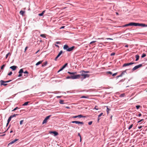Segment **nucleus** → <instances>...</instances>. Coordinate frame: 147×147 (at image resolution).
<instances>
[{"mask_svg":"<svg viewBox=\"0 0 147 147\" xmlns=\"http://www.w3.org/2000/svg\"><path fill=\"white\" fill-rule=\"evenodd\" d=\"M69 74H70V76H68L66 77L67 79H72L79 78H80V75H75L77 74L76 72H71L68 71L67 72Z\"/></svg>","mask_w":147,"mask_h":147,"instance_id":"1","label":"nucleus"},{"mask_svg":"<svg viewBox=\"0 0 147 147\" xmlns=\"http://www.w3.org/2000/svg\"><path fill=\"white\" fill-rule=\"evenodd\" d=\"M82 74L81 75H80V76H82L83 77V79H85L86 78H88L89 77V75L88 74H84L86 73V71H84L82 70L80 72Z\"/></svg>","mask_w":147,"mask_h":147,"instance_id":"2","label":"nucleus"},{"mask_svg":"<svg viewBox=\"0 0 147 147\" xmlns=\"http://www.w3.org/2000/svg\"><path fill=\"white\" fill-rule=\"evenodd\" d=\"M74 47H71L69 48V47H63V49H65L68 51H70L73 50L74 49Z\"/></svg>","mask_w":147,"mask_h":147,"instance_id":"3","label":"nucleus"},{"mask_svg":"<svg viewBox=\"0 0 147 147\" xmlns=\"http://www.w3.org/2000/svg\"><path fill=\"white\" fill-rule=\"evenodd\" d=\"M129 26H136V23L130 22L128 24H126L123 26V27H126Z\"/></svg>","mask_w":147,"mask_h":147,"instance_id":"4","label":"nucleus"},{"mask_svg":"<svg viewBox=\"0 0 147 147\" xmlns=\"http://www.w3.org/2000/svg\"><path fill=\"white\" fill-rule=\"evenodd\" d=\"M141 26L143 27H147V24L146 25L144 24L139 23H136V26Z\"/></svg>","mask_w":147,"mask_h":147,"instance_id":"5","label":"nucleus"},{"mask_svg":"<svg viewBox=\"0 0 147 147\" xmlns=\"http://www.w3.org/2000/svg\"><path fill=\"white\" fill-rule=\"evenodd\" d=\"M142 64H140L134 67L132 69V70L134 71L138 68L142 67Z\"/></svg>","mask_w":147,"mask_h":147,"instance_id":"6","label":"nucleus"},{"mask_svg":"<svg viewBox=\"0 0 147 147\" xmlns=\"http://www.w3.org/2000/svg\"><path fill=\"white\" fill-rule=\"evenodd\" d=\"M51 116V115H50L47 117L43 120L42 122V124L47 123V120L49 119Z\"/></svg>","mask_w":147,"mask_h":147,"instance_id":"7","label":"nucleus"},{"mask_svg":"<svg viewBox=\"0 0 147 147\" xmlns=\"http://www.w3.org/2000/svg\"><path fill=\"white\" fill-rule=\"evenodd\" d=\"M135 63L131 62L130 63H125L123 65V67H126L127 66H128L130 65H131L132 64H134Z\"/></svg>","mask_w":147,"mask_h":147,"instance_id":"8","label":"nucleus"},{"mask_svg":"<svg viewBox=\"0 0 147 147\" xmlns=\"http://www.w3.org/2000/svg\"><path fill=\"white\" fill-rule=\"evenodd\" d=\"M0 82L1 83V85H3L4 86H6L7 85V84L6 83H5V81L3 80H1L0 81Z\"/></svg>","mask_w":147,"mask_h":147,"instance_id":"9","label":"nucleus"},{"mask_svg":"<svg viewBox=\"0 0 147 147\" xmlns=\"http://www.w3.org/2000/svg\"><path fill=\"white\" fill-rule=\"evenodd\" d=\"M84 117H85L83 116L82 115H77V116H73L72 117L73 118H77V117H79V118H80Z\"/></svg>","mask_w":147,"mask_h":147,"instance_id":"10","label":"nucleus"},{"mask_svg":"<svg viewBox=\"0 0 147 147\" xmlns=\"http://www.w3.org/2000/svg\"><path fill=\"white\" fill-rule=\"evenodd\" d=\"M17 68V67L15 65H13L10 67V68L13 71L16 70Z\"/></svg>","mask_w":147,"mask_h":147,"instance_id":"11","label":"nucleus"},{"mask_svg":"<svg viewBox=\"0 0 147 147\" xmlns=\"http://www.w3.org/2000/svg\"><path fill=\"white\" fill-rule=\"evenodd\" d=\"M49 133L50 134H53L55 136H57L58 135V133L55 131H50Z\"/></svg>","mask_w":147,"mask_h":147,"instance_id":"12","label":"nucleus"},{"mask_svg":"<svg viewBox=\"0 0 147 147\" xmlns=\"http://www.w3.org/2000/svg\"><path fill=\"white\" fill-rule=\"evenodd\" d=\"M18 139H15V140H13L11 142H10L8 145L9 144H11L14 142H15L16 141H18Z\"/></svg>","mask_w":147,"mask_h":147,"instance_id":"13","label":"nucleus"},{"mask_svg":"<svg viewBox=\"0 0 147 147\" xmlns=\"http://www.w3.org/2000/svg\"><path fill=\"white\" fill-rule=\"evenodd\" d=\"M135 57L136 58V61H137L139 60V57H140V56L139 55H136L135 56Z\"/></svg>","mask_w":147,"mask_h":147,"instance_id":"14","label":"nucleus"},{"mask_svg":"<svg viewBox=\"0 0 147 147\" xmlns=\"http://www.w3.org/2000/svg\"><path fill=\"white\" fill-rule=\"evenodd\" d=\"M61 43V42H59V41L55 42V46H59L58 45H56V44H60Z\"/></svg>","mask_w":147,"mask_h":147,"instance_id":"15","label":"nucleus"},{"mask_svg":"<svg viewBox=\"0 0 147 147\" xmlns=\"http://www.w3.org/2000/svg\"><path fill=\"white\" fill-rule=\"evenodd\" d=\"M46 34H42L40 35V36L42 38H45L46 37Z\"/></svg>","mask_w":147,"mask_h":147,"instance_id":"16","label":"nucleus"},{"mask_svg":"<svg viewBox=\"0 0 147 147\" xmlns=\"http://www.w3.org/2000/svg\"><path fill=\"white\" fill-rule=\"evenodd\" d=\"M42 61H39L37 63H36V66H37V65H39L41 63H42Z\"/></svg>","mask_w":147,"mask_h":147,"instance_id":"17","label":"nucleus"},{"mask_svg":"<svg viewBox=\"0 0 147 147\" xmlns=\"http://www.w3.org/2000/svg\"><path fill=\"white\" fill-rule=\"evenodd\" d=\"M24 13L25 11L22 10L20 11V14L22 15V16L24 15Z\"/></svg>","mask_w":147,"mask_h":147,"instance_id":"18","label":"nucleus"},{"mask_svg":"<svg viewBox=\"0 0 147 147\" xmlns=\"http://www.w3.org/2000/svg\"><path fill=\"white\" fill-rule=\"evenodd\" d=\"M47 61H46L45 62L43 63L42 64V67L45 66L47 64Z\"/></svg>","mask_w":147,"mask_h":147,"instance_id":"19","label":"nucleus"},{"mask_svg":"<svg viewBox=\"0 0 147 147\" xmlns=\"http://www.w3.org/2000/svg\"><path fill=\"white\" fill-rule=\"evenodd\" d=\"M67 65V63H66L61 67L62 69H64Z\"/></svg>","mask_w":147,"mask_h":147,"instance_id":"20","label":"nucleus"},{"mask_svg":"<svg viewBox=\"0 0 147 147\" xmlns=\"http://www.w3.org/2000/svg\"><path fill=\"white\" fill-rule=\"evenodd\" d=\"M18 114H14L13 115H11L10 116L11 117V118H12L13 117H16V116L18 115Z\"/></svg>","mask_w":147,"mask_h":147,"instance_id":"21","label":"nucleus"},{"mask_svg":"<svg viewBox=\"0 0 147 147\" xmlns=\"http://www.w3.org/2000/svg\"><path fill=\"white\" fill-rule=\"evenodd\" d=\"M29 102H25L24 104L22 105V106H24L27 105H28V103Z\"/></svg>","mask_w":147,"mask_h":147,"instance_id":"22","label":"nucleus"},{"mask_svg":"<svg viewBox=\"0 0 147 147\" xmlns=\"http://www.w3.org/2000/svg\"><path fill=\"white\" fill-rule=\"evenodd\" d=\"M11 118H12L10 116L9 117L7 121V122H8V123H9V122L10 121Z\"/></svg>","mask_w":147,"mask_h":147,"instance_id":"23","label":"nucleus"},{"mask_svg":"<svg viewBox=\"0 0 147 147\" xmlns=\"http://www.w3.org/2000/svg\"><path fill=\"white\" fill-rule=\"evenodd\" d=\"M77 124H81L82 125H83L84 124V123L83 122H80V121H78Z\"/></svg>","mask_w":147,"mask_h":147,"instance_id":"24","label":"nucleus"},{"mask_svg":"<svg viewBox=\"0 0 147 147\" xmlns=\"http://www.w3.org/2000/svg\"><path fill=\"white\" fill-rule=\"evenodd\" d=\"M107 111L108 114L109 113V111L110 110V109H109L108 107L107 106Z\"/></svg>","mask_w":147,"mask_h":147,"instance_id":"25","label":"nucleus"},{"mask_svg":"<svg viewBox=\"0 0 147 147\" xmlns=\"http://www.w3.org/2000/svg\"><path fill=\"white\" fill-rule=\"evenodd\" d=\"M63 52V51H60L59 52V53L58 55H57L58 57H59L60 55Z\"/></svg>","mask_w":147,"mask_h":147,"instance_id":"26","label":"nucleus"},{"mask_svg":"<svg viewBox=\"0 0 147 147\" xmlns=\"http://www.w3.org/2000/svg\"><path fill=\"white\" fill-rule=\"evenodd\" d=\"M23 69H21L19 71V73L22 74L23 72Z\"/></svg>","mask_w":147,"mask_h":147,"instance_id":"27","label":"nucleus"},{"mask_svg":"<svg viewBox=\"0 0 147 147\" xmlns=\"http://www.w3.org/2000/svg\"><path fill=\"white\" fill-rule=\"evenodd\" d=\"M133 126V124H131L128 127V129L130 130Z\"/></svg>","mask_w":147,"mask_h":147,"instance_id":"28","label":"nucleus"},{"mask_svg":"<svg viewBox=\"0 0 147 147\" xmlns=\"http://www.w3.org/2000/svg\"><path fill=\"white\" fill-rule=\"evenodd\" d=\"M126 70H125L124 71H123L122 73L121 74H122V76H123L124 74L125 73H126Z\"/></svg>","mask_w":147,"mask_h":147,"instance_id":"29","label":"nucleus"},{"mask_svg":"<svg viewBox=\"0 0 147 147\" xmlns=\"http://www.w3.org/2000/svg\"><path fill=\"white\" fill-rule=\"evenodd\" d=\"M64 102V100H61L59 101V103L60 104H63V102Z\"/></svg>","mask_w":147,"mask_h":147,"instance_id":"30","label":"nucleus"},{"mask_svg":"<svg viewBox=\"0 0 147 147\" xmlns=\"http://www.w3.org/2000/svg\"><path fill=\"white\" fill-rule=\"evenodd\" d=\"M146 56V54L144 53H143L141 56L142 58H143Z\"/></svg>","mask_w":147,"mask_h":147,"instance_id":"31","label":"nucleus"},{"mask_svg":"<svg viewBox=\"0 0 147 147\" xmlns=\"http://www.w3.org/2000/svg\"><path fill=\"white\" fill-rule=\"evenodd\" d=\"M88 98V96H82L81 98Z\"/></svg>","mask_w":147,"mask_h":147,"instance_id":"32","label":"nucleus"},{"mask_svg":"<svg viewBox=\"0 0 147 147\" xmlns=\"http://www.w3.org/2000/svg\"><path fill=\"white\" fill-rule=\"evenodd\" d=\"M18 109H19V108L18 107H17L16 108H15V109H14L13 110H12V111H15L16 110Z\"/></svg>","mask_w":147,"mask_h":147,"instance_id":"33","label":"nucleus"},{"mask_svg":"<svg viewBox=\"0 0 147 147\" xmlns=\"http://www.w3.org/2000/svg\"><path fill=\"white\" fill-rule=\"evenodd\" d=\"M5 66V65H2L1 67V69H3Z\"/></svg>","mask_w":147,"mask_h":147,"instance_id":"34","label":"nucleus"},{"mask_svg":"<svg viewBox=\"0 0 147 147\" xmlns=\"http://www.w3.org/2000/svg\"><path fill=\"white\" fill-rule=\"evenodd\" d=\"M141 106L140 105H137L136 106V107L137 109H138Z\"/></svg>","mask_w":147,"mask_h":147,"instance_id":"35","label":"nucleus"},{"mask_svg":"<svg viewBox=\"0 0 147 147\" xmlns=\"http://www.w3.org/2000/svg\"><path fill=\"white\" fill-rule=\"evenodd\" d=\"M103 113H101L100 115H98V118H100V117L102 115H103Z\"/></svg>","mask_w":147,"mask_h":147,"instance_id":"36","label":"nucleus"},{"mask_svg":"<svg viewBox=\"0 0 147 147\" xmlns=\"http://www.w3.org/2000/svg\"><path fill=\"white\" fill-rule=\"evenodd\" d=\"M10 54V53H9L6 55V57H5V58L6 59H7V58L8 56Z\"/></svg>","mask_w":147,"mask_h":147,"instance_id":"37","label":"nucleus"},{"mask_svg":"<svg viewBox=\"0 0 147 147\" xmlns=\"http://www.w3.org/2000/svg\"><path fill=\"white\" fill-rule=\"evenodd\" d=\"M77 122H78V121H72L71 122L73 123H75L76 124H77Z\"/></svg>","mask_w":147,"mask_h":147,"instance_id":"38","label":"nucleus"},{"mask_svg":"<svg viewBox=\"0 0 147 147\" xmlns=\"http://www.w3.org/2000/svg\"><path fill=\"white\" fill-rule=\"evenodd\" d=\"M24 121V120H21L20 121V125H22L23 123V122Z\"/></svg>","mask_w":147,"mask_h":147,"instance_id":"39","label":"nucleus"},{"mask_svg":"<svg viewBox=\"0 0 147 147\" xmlns=\"http://www.w3.org/2000/svg\"><path fill=\"white\" fill-rule=\"evenodd\" d=\"M120 96L121 97H124L125 96V94H121L120 95Z\"/></svg>","mask_w":147,"mask_h":147,"instance_id":"40","label":"nucleus"},{"mask_svg":"<svg viewBox=\"0 0 147 147\" xmlns=\"http://www.w3.org/2000/svg\"><path fill=\"white\" fill-rule=\"evenodd\" d=\"M12 74V73L11 71H10L9 73L8 74V75L9 76L11 75Z\"/></svg>","mask_w":147,"mask_h":147,"instance_id":"41","label":"nucleus"},{"mask_svg":"<svg viewBox=\"0 0 147 147\" xmlns=\"http://www.w3.org/2000/svg\"><path fill=\"white\" fill-rule=\"evenodd\" d=\"M43 14H42V13H39L38 14V16H42L43 15Z\"/></svg>","mask_w":147,"mask_h":147,"instance_id":"42","label":"nucleus"},{"mask_svg":"<svg viewBox=\"0 0 147 147\" xmlns=\"http://www.w3.org/2000/svg\"><path fill=\"white\" fill-rule=\"evenodd\" d=\"M97 108H98V106H95L94 109H95L96 110H98V109Z\"/></svg>","mask_w":147,"mask_h":147,"instance_id":"43","label":"nucleus"},{"mask_svg":"<svg viewBox=\"0 0 147 147\" xmlns=\"http://www.w3.org/2000/svg\"><path fill=\"white\" fill-rule=\"evenodd\" d=\"M92 121H90L88 122V124L89 125H91L92 124Z\"/></svg>","mask_w":147,"mask_h":147,"instance_id":"44","label":"nucleus"},{"mask_svg":"<svg viewBox=\"0 0 147 147\" xmlns=\"http://www.w3.org/2000/svg\"><path fill=\"white\" fill-rule=\"evenodd\" d=\"M107 73L108 74H112V72H111V71H107Z\"/></svg>","mask_w":147,"mask_h":147,"instance_id":"45","label":"nucleus"},{"mask_svg":"<svg viewBox=\"0 0 147 147\" xmlns=\"http://www.w3.org/2000/svg\"><path fill=\"white\" fill-rule=\"evenodd\" d=\"M117 74V73H114V74H113L112 75V76H116Z\"/></svg>","mask_w":147,"mask_h":147,"instance_id":"46","label":"nucleus"},{"mask_svg":"<svg viewBox=\"0 0 147 147\" xmlns=\"http://www.w3.org/2000/svg\"><path fill=\"white\" fill-rule=\"evenodd\" d=\"M144 121V119H142L140 120V121H138V123H140V122H141V121Z\"/></svg>","mask_w":147,"mask_h":147,"instance_id":"47","label":"nucleus"},{"mask_svg":"<svg viewBox=\"0 0 147 147\" xmlns=\"http://www.w3.org/2000/svg\"><path fill=\"white\" fill-rule=\"evenodd\" d=\"M115 53H111V56L114 55H115Z\"/></svg>","mask_w":147,"mask_h":147,"instance_id":"48","label":"nucleus"},{"mask_svg":"<svg viewBox=\"0 0 147 147\" xmlns=\"http://www.w3.org/2000/svg\"><path fill=\"white\" fill-rule=\"evenodd\" d=\"M63 69H62V68H61L58 71V72H59L60 71L62 70Z\"/></svg>","mask_w":147,"mask_h":147,"instance_id":"49","label":"nucleus"},{"mask_svg":"<svg viewBox=\"0 0 147 147\" xmlns=\"http://www.w3.org/2000/svg\"><path fill=\"white\" fill-rule=\"evenodd\" d=\"M59 57H58L57 56L55 58V61H57V59Z\"/></svg>","mask_w":147,"mask_h":147,"instance_id":"50","label":"nucleus"},{"mask_svg":"<svg viewBox=\"0 0 147 147\" xmlns=\"http://www.w3.org/2000/svg\"><path fill=\"white\" fill-rule=\"evenodd\" d=\"M65 27V26H61V27H60V29H61L64 28Z\"/></svg>","mask_w":147,"mask_h":147,"instance_id":"51","label":"nucleus"},{"mask_svg":"<svg viewBox=\"0 0 147 147\" xmlns=\"http://www.w3.org/2000/svg\"><path fill=\"white\" fill-rule=\"evenodd\" d=\"M11 81V80H9V81H5V83H8V82H9Z\"/></svg>","mask_w":147,"mask_h":147,"instance_id":"52","label":"nucleus"},{"mask_svg":"<svg viewBox=\"0 0 147 147\" xmlns=\"http://www.w3.org/2000/svg\"><path fill=\"white\" fill-rule=\"evenodd\" d=\"M22 76V74L21 73H19V75L18 76V77H21Z\"/></svg>","mask_w":147,"mask_h":147,"instance_id":"53","label":"nucleus"},{"mask_svg":"<svg viewBox=\"0 0 147 147\" xmlns=\"http://www.w3.org/2000/svg\"><path fill=\"white\" fill-rule=\"evenodd\" d=\"M23 72L24 74H28V72L27 71H26Z\"/></svg>","mask_w":147,"mask_h":147,"instance_id":"54","label":"nucleus"},{"mask_svg":"<svg viewBox=\"0 0 147 147\" xmlns=\"http://www.w3.org/2000/svg\"><path fill=\"white\" fill-rule=\"evenodd\" d=\"M95 42H96V41H92L91 42H90V44H91L92 43H94Z\"/></svg>","mask_w":147,"mask_h":147,"instance_id":"55","label":"nucleus"},{"mask_svg":"<svg viewBox=\"0 0 147 147\" xmlns=\"http://www.w3.org/2000/svg\"><path fill=\"white\" fill-rule=\"evenodd\" d=\"M78 135L80 137V138H81V136L79 133H78Z\"/></svg>","mask_w":147,"mask_h":147,"instance_id":"56","label":"nucleus"},{"mask_svg":"<svg viewBox=\"0 0 147 147\" xmlns=\"http://www.w3.org/2000/svg\"><path fill=\"white\" fill-rule=\"evenodd\" d=\"M45 10L43 11H42V14H44V13H45Z\"/></svg>","mask_w":147,"mask_h":147,"instance_id":"57","label":"nucleus"},{"mask_svg":"<svg viewBox=\"0 0 147 147\" xmlns=\"http://www.w3.org/2000/svg\"><path fill=\"white\" fill-rule=\"evenodd\" d=\"M123 76L121 74L120 75L118 76H117V77H120L122 76Z\"/></svg>","mask_w":147,"mask_h":147,"instance_id":"58","label":"nucleus"},{"mask_svg":"<svg viewBox=\"0 0 147 147\" xmlns=\"http://www.w3.org/2000/svg\"><path fill=\"white\" fill-rule=\"evenodd\" d=\"M141 115H142V114H141V113H140L138 114V116H139V117H140V116H141Z\"/></svg>","mask_w":147,"mask_h":147,"instance_id":"59","label":"nucleus"},{"mask_svg":"<svg viewBox=\"0 0 147 147\" xmlns=\"http://www.w3.org/2000/svg\"><path fill=\"white\" fill-rule=\"evenodd\" d=\"M27 48H28V47H26L25 48V51H24V52H25L26 50H27Z\"/></svg>","mask_w":147,"mask_h":147,"instance_id":"60","label":"nucleus"},{"mask_svg":"<svg viewBox=\"0 0 147 147\" xmlns=\"http://www.w3.org/2000/svg\"><path fill=\"white\" fill-rule=\"evenodd\" d=\"M100 119V118H98V119L97 121H98V123L99 122V121Z\"/></svg>","mask_w":147,"mask_h":147,"instance_id":"61","label":"nucleus"},{"mask_svg":"<svg viewBox=\"0 0 147 147\" xmlns=\"http://www.w3.org/2000/svg\"><path fill=\"white\" fill-rule=\"evenodd\" d=\"M142 126H140L138 127V129H140L142 127Z\"/></svg>","mask_w":147,"mask_h":147,"instance_id":"62","label":"nucleus"},{"mask_svg":"<svg viewBox=\"0 0 147 147\" xmlns=\"http://www.w3.org/2000/svg\"><path fill=\"white\" fill-rule=\"evenodd\" d=\"M5 134H4L3 135H0V136H5Z\"/></svg>","mask_w":147,"mask_h":147,"instance_id":"63","label":"nucleus"},{"mask_svg":"<svg viewBox=\"0 0 147 147\" xmlns=\"http://www.w3.org/2000/svg\"><path fill=\"white\" fill-rule=\"evenodd\" d=\"M66 108L67 109H69V107H66Z\"/></svg>","mask_w":147,"mask_h":147,"instance_id":"64","label":"nucleus"}]
</instances>
